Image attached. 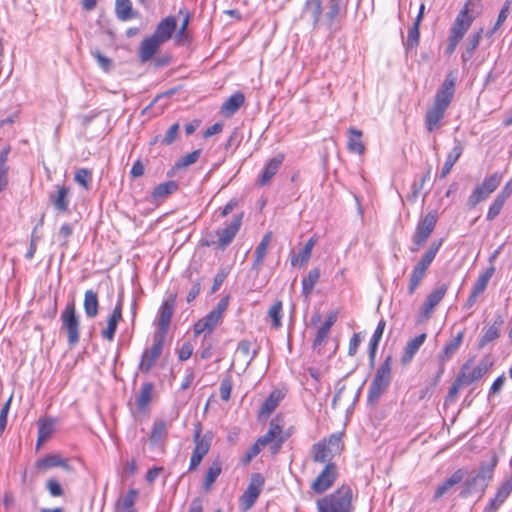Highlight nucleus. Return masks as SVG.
I'll return each mask as SVG.
<instances>
[{
	"instance_id": "39448f33",
	"label": "nucleus",
	"mask_w": 512,
	"mask_h": 512,
	"mask_svg": "<svg viewBox=\"0 0 512 512\" xmlns=\"http://www.w3.org/2000/svg\"><path fill=\"white\" fill-rule=\"evenodd\" d=\"M473 5L472 0H468L465 3L451 26L449 37L459 41L463 39L475 18V16L471 14L473 12Z\"/></svg>"
},
{
	"instance_id": "774afa93",
	"label": "nucleus",
	"mask_w": 512,
	"mask_h": 512,
	"mask_svg": "<svg viewBox=\"0 0 512 512\" xmlns=\"http://www.w3.org/2000/svg\"><path fill=\"white\" fill-rule=\"evenodd\" d=\"M74 179L79 185L83 186L85 189H88V182L91 179V172L84 168L79 169L76 171Z\"/></svg>"
},
{
	"instance_id": "052dcab7",
	"label": "nucleus",
	"mask_w": 512,
	"mask_h": 512,
	"mask_svg": "<svg viewBox=\"0 0 512 512\" xmlns=\"http://www.w3.org/2000/svg\"><path fill=\"white\" fill-rule=\"evenodd\" d=\"M233 387L232 379L230 376H225L220 383V397L223 401L230 399L231 390Z\"/></svg>"
},
{
	"instance_id": "c85d7f7f",
	"label": "nucleus",
	"mask_w": 512,
	"mask_h": 512,
	"mask_svg": "<svg viewBox=\"0 0 512 512\" xmlns=\"http://www.w3.org/2000/svg\"><path fill=\"white\" fill-rule=\"evenodd\" d=\"M483 33L484 29L480 28L478 31H476L475 33L471 34L468 37L467 42L465 44V50L461 55L462 63L464 65L473 57V54L477 47L479 46V43L482 39Z\"/></svg>"
},
{
	"instance_id": "f8f14e48",
	"label": "nucleus",
	"mask_w": 512,
	"mask_h": 512,
	"mask_svg": "<svg viewBox=\"0 0 512 512\" xmlns=\"http://www.w3.org/2000/svg\"><path fill=\"white\" fill-rule=\"evenodd\" d=\"M455 83L456 77L452 73H449L438 89L433 104L447 109L455 93Z\"/></svg>"
},
{
	"instance_id": "393cba45",
	"label": "nucleus",
	"mask_w": 512,
	"mask_h": 512,
	"mask_svg": "<svg viewBox=\"0 0 512 512\" xmlns=\"http://www.w3.org/2000/svg\"><path fill=\"white\" fill-rule=\"evenodd\" d=\"M465 476V472L462 469L455 471L442 485H439L433 496L434 500L440 499L442 496L447 494L455 485L460 483Z\"/></svg>"
},
{
	"instance_id": "7ed1b4c3",
	"label": "nucleus",
	"mask_w": 512,
	"mask_h": 512,
	"mask_svg": "<svg viewBox=\"0 0 512 512\" xmlns=\"http://www.w3.org/2000/svg\"><path fill=\"white\" fill-rule=\"evenodd\" d=\"M392 363V357L387 356L383 363L378 367L374 379L369 386L368 401L370 403L378 401L380 396L390 385Z\"/></svg>"
},
{
	"instance_id": "2f4dec72",
	"label": "nucleus",
	"mask_w": 512,
	"mask_h": 512,
	"mask_svg": "<svg viewBox=\"0 0 512 512\" xmlns=\"http://www.w3.org/2000/svg\"><path fill=\"white\" fill-rule=\"evenodd\" d=\"M244 101L245 97L243 93H234L223 103L221 113L225 116H232L243 105Z\"/></svg>"
},
{
	"instance_id": "69168bd1",
	"label": "nucleus",
	"mask_w": 512,
	"mask_h": 512,
	"mask_svg": "<svg viewBox=\"0 0 512 512\" xmlns=\"http://www.w3.org/2000/svg\"><path fill=\"white\" fill-rule=\"evenodd\" d=\"M329 333H330V329L321 325L316 333V336H315V339L313 342V347L315 349L322 347L323 344L325 343Z\"/></svg>"
},
{
	"instance_id": "2eb2a0df",
	"label": "nucleus",
	"mask_w": 512,
	"mask_h": 512,
	"mask_svg": "<svg viewBox=\"0 0 512 512\" xmlns=\"http://www.w3.org/2000/svg\"><path fill=\"white\" fill-rule=\"evenodd\" d=\"M174 303L175 298L171 296L161 305L159 311L158 331L155 333V335H161L162 338H165L173 315Z\"/></svg>"
},
{
	"instance_id": "9d476101",
	"label": "nucleus",
	"mask_w": 512,
	"mask_h": 512,
	"mask_svg": "<svg viewBox=\"0 0 512 512\" xmlns=\"http://www.w3.org/2000/svg\"><path fill=\"white\" fill-rule=\"evenodd\" d=\"M164 340L165 338H162L161 335H154L152 347L145 350L142 354L141 361L138 366V369L141 372L147 373L154 366L162 353Z\"/></svg>"
},
{
	"instance_id": "4468645a",
	"label": "nucleus",
	"mask_w": 512,
	"mask_h": 512,
	"mask_svg": "<svg viewBox=\"0 0 512 512\" xmlns=\"http://www.w3.org/2000/svg\"><path fill=\"white\" fill-rule=\"evenodd\" d=\"M263 486V476L259 473L253 474L247 489L241 497V501L246 506V508H250L255 503L263 489Z\"/></svg>"
},
{
	"instance_id": "6e6d98bb",
	"label": "nucleus",
	"mask_w": 512,
	"mask_h": 512,
	"mask_svg": "<svg viewBox=\"0 0 512 512\" xmlns=\"http://www.w3.org/2000/svg\"><path fill=\"white\" fill-rule=\"evenodd\" d=\"M138 493L136 490H130L127 494L117 503L118 509H124L126 511L135 510L133 508L137 499Z\"/></svg>"
},
{
	"instance_id": "ea45409f",
	"label": "nucleus",
	"mask_w": 512,
	"mask_h": 512,
	"mask_svg": "<svg viewBox=\"0 0 512 512\" xmlns=\"http://www.w3.org/2000/svg\"><path fill=\"white\" fill-rule=\"evenodd\" d=\"M271 239H272V233L271 232H268L266 233L261 242L258 244V246L256 247L255 251H254V257H255V260H254V263H253V268L254 269H257L259 270L260 269V266L266 256V253H267V249H268V246L271 242Z\"/></svg>"
},
{
	"instance_id": "c756f323",
	"label": "nucleus",
	"mask_w": 512,
	"mask_h": 512,
	"mask_svg": "<svg viewBox=\"0 0 512 512\" xmlns=\"http://www.w3.org/2000/svg\"><path fill=\"white\" fill-rule=\"evenodd\" d=\"M443 240H435L433 241L427 251L422 255L421 259L415 265L417 268L428 271L429 266L435 259L440 247L442 246Z\"/></svg>"
},
{
	"instance_id": "79ce46f5",
	"label": "nucleus",
	"mask_w": 512,
	"mask_h": 512,
	"mask_svg": "<svg viewBox=\"0 0 512 512\" xmlns=\"http://www.w3.org/2000/svg\"><path fill=\"white\" fill-rule=\"evenodd\" d=\"M282 398L283 393L280 390L272 391L269 397L262 404L260 414L269 416L277 408Z\"/></svg>"
},
{
	"instance_id": "cd10ccee",
	"label": "nucleus",
	"mask_w": 512,
	"mask_h": 512,
	"mask_svg": "<svg viewBox=\"0 0 512 512\" xmlns=\"http://www.w3.org/2000/svg\"><path fill=\"white\" fill-rule=\"evenodd\" d=\"M445 111V108L436 106L434 104L430 109H428L425 116V126L429 132H432L440 127V122L444 117Z\"/></svg>"
},
{
	"instance_id": "a18cd8bd",
	"label": "nucleus",
	"mask_w": 512,
	"mask_h": 512,
	"mask_svg": "<svg viewBox=\"0 0 512 512\" xmlns=\"http://www.w3.org/2000/svg\"><path fill=\"white\" fill-rule=\"evenodd\" d=\"M154 385L151 382H146L142 385L140 393L136 399V404L139 410H144L152 399Z\"/></svg>"
},
{
	"instance_id": "72a5a7b5",
	"label": "nucleus",
	"mask_w": 512,
	"mask_h": 512,
	"mask_svg": "<svg viewBox=\"0 0 512 512\" xmlns=\"http://www.w3.org/2000/svg\"><path fill=\"white\" fill-rule=\"evenodd\" d=\"M362 131L351 127L349 129V138L347 142V148L350 152L362 155L365 151V146L361 140Z\"/></svg>"
},
{
	"instance_id": "f704fd0d",
	"label": "nucleus",
	"mask_w": 512,
	"mask_h": 512,
	"mask_svg": "<svg viewBox=\"0 0 512 512\" xmlns=\"http://www.w3.org/2000/svg\"><path fill=\"white\" fill-rule=\"evenodd\" d=\"M54 420L53 419H39L37 422L38 425V439H37V449L47 441L54 432Z\"/></svg>"
},
{
	"instance_id": "a19ab883",
	"label": "nucleus",
	"mask_w": 512,
	"mask_h": 512,
	"mask_svg": "<svg viewBox=\"0 0 512 512\" xmlns=\"http://www.w3.org/2000/svg\"><path fill=\"white\" fill-rule=\"evenodd\" d=\"M386 326V322L384 319H381L372 335V338L370 340L369 344V360L370 363L373 364L375 360L376 351L379 345V342L382 338L384 329Z\"/></svg>"
},
{
	"instance_id": "0e129e2a",
	"label": "nucleus",
	"mask_w": 512,
	"mask_h": 512,
	"mask_svg": "<svg viewBox=\"0 0 512 512\" xmlns=\"http://www.w3.org/2000/svg\"><path fill=\"white\" fill-rule=\"evenodd\" d=\"M464 385H466L464 383V380H460V375L458 374L456 380L453 382V384L449 388V391H448V394L446 397V401L453 402L455 400V398L457 397L459 390Z\"/></svg>"
},
{
	"instance_id": "a211bd4d",
	"label": "nucleus",
	"mask_w": 512,
	"mask_h": 512,
	"mask_svg": "<svg viewBox=\"0 0 512 512\" xmlns=\"http://www.w3.org/2000/svg\"><path fill=\"white\" fill-rule=\"evenodd\" d=\"M70 189L66 186H57V190L49 195V201L58 213H64L69 207Z\"/></svg>"
},
{
	"instance_id": "4d7b16f0",
	"label": "nucleus",
	"mask_w": 512,
	"mask_h": 512,
	"mask_svg": "<svg viewBox=\"0 0 512 512\" xmlns=\"http://www.w3.org/2000/svg\"><path fill=\"white\" fill-rule=\"evenodd\" d=\"M306 9L313 16V24L316 26L320 21V16L322 12L321 0H306Z\"/></svg>"
},
{
	"instance_id": "4c0bfd02",
	"label": "nucleus",
	"mask_w": 512,
	"mask_h": 512,
	"mask_svg": "<svg viewBox=\"0 0 512 512\" xmlns=\"http://www.w3.org/2000/svg\"><path fill=\"white\" fill-rule=\"evenodd\" d=\"M84 311L88 318H95L98 315V296L93 290H87L84 294Z\"/></svg>"
},
{
	"instance_id": "423d86ee",
	"label": "nucleus",
	"mask_w": 512,
	"mask_h": 512,
	"mask_svg": "<svg viewBox=\"0 0 512 512\" xmlns=\"http://www.w3.org/2000/svg\"><path fill=\"white\" fill-rule=\"evenodd\" d=\"M502 174L495 172L485 178L483 182L477 186L468 198V205L474 208L480 202L486 200L500 185Z\"/></svg>"
},
{
	"instance_id": "dca6fc26",
	"label": "nucleus",
	"mask_w": 512,
	"mask_h": 512,
	"mask_svg": "<svg viewBox=\"0 0 512 512\" xmlns=\"http://www.w3.org/2000/svg\"><path fill=\"white\" fill-rule=\"evenodd\" d=\"M201 431V425L198 423L194 430L193 440L195 447L193 449V453L198 454L204 458L211 448L213 435L211 432H206L205 434L201 435Z\"/></svg>"
},
{
	"instance_id": "f3484780",
	"label": "nucleus",
	"mask_w": 512,
	"mask_h": 512,
	"mask_svg": "<svg viewBox=\"0 0 512 512\" xmlns=\"http://www.w3.org/2000/svg\"><path fill=\"white\" fill-rule=\"evenodd\" d=\"M122 319V298L120 297L115 308L107 321V327L101 331L104 339L112 341L115 337V332L119 321Z\"/></svg>"
},
{
	"instance_id": "de8ad7c7",
	"label": "nucleus",
	"mask_w": 512,
	"mask_h": 512,
	"mask_svg": "<svg viewBox=\"0 0 512 512\" xmlns=\"http://www.w3.org/2000/svg\"><path fill=\"white\" fill-rule=\"evenodd\" d=\"M511 493L504 486L498 489L495 497L486 506L484 512H496V510L505 502Z\"/></svg>"
},
{
	"instance_id": "8fccbe9b",
	"label": "nucleus",
	"mask_w": 512,
	"mask_h": 512,
	"mask_svg": "<svg viewBox=\"0 0 512 512\" xmlns=\"http://www.w3.org/2000/svg\"><path fill=\"white\" fill-rule=\"evenodd\" d=\"M178 188V185L175 181H167L165 183H161L156 186L153 190L152 196L155 199L164 198L167 195L173 193Z\"/></svg>"
},
{
	"instance_id": "680f3d73",
	"label": "nucleus",
	"mask_w": 512,
	"mask_h": 512,
	"mask_svg": "<svg viewBox=\"0 0 512 512\" xmlns=\"http://www.w3.org/2000/svg\"><path fill=\"white\" fill-rule=\"evenodd\" d=\"M510 10H507V6H503L502 9L499 12L498 18L496 20V23L494 26L489 30L486 34L488 38H491L494 33L497 32V30L501 27V25L505 22L509 15Z\"/></svg>"
},
{
	"instance_id": "49530a36",
	"label": "nucleus",
	"mask_w": 512,
	"mask_h": 512,
	"mask_svg": "<svg viewBox=\"0 0 512 512\" xmlns=\"http://www.w3.org/2000/svg\"><path fill=\"white\" fill-rule=\"evenodd\" d=\"M320 277V271L318 268H314L309 271L308 275L302 280V293L308 298L311 294L315 284L318 282Z\"/></svg>"
},
{
	"instance_id": "f257e3e1",
	"label": "nucleus",
	"mask_w": 512,
	"mask_h": 512,
	"mask_svg": "<svg viewBox=\"0 0 512 512\" xmlns=\"http://www.w3.org/2000/svg\"><path fill=\"white\" fill-rule=\"evenodd\" d=\"M353 491L343 484L335 492L317 500L318 512H352Z\"/></svg>"
},
{
	"instance_id": "13d9d810",
	"label": "nucleus",
	"mask_w": 512,
	"mask_h": 512,
	"mask_svg": "<svg viewBox=\"0 0 512 512\" xmlns=\"http://www.w3.org/2000/svg\"><path fill=\"white\" fill-rule=\"evenodd\" d=\"M500 332L496 325H491L479 341V348H483L487 343L499 338Z\"/></svg>"
},
{
	"instance_id": "09e8293b",
	"label": "nucleus",
	"mask_w": 512,
	"mask_h": 512,
	"mask_svg": "<svg viewBox=\"0 0 512 512\" xmlns=\"http://www.w3.org/2000/svg\"><path fill=\"white\" fill-rule=\"evenodd\" d=\"M493 273H494V267L488 268L485 273H483L482 275H480L478 277L471 292L478 296L480 294H482L484 292V290L486 289L488 282H489L490 278L492 277Z\"/></svg>"
},
{
	"instance_id": "aec40b11",
	"label": "nucleus",
	"mask_w": 512,
	"mask_h": 512,
	"mask_svg": "<svg viewBox=\"0 0 512 512\" xmlns=\"http://www.w3.org/2000/svg\"><path fill=\"white\" fill-rule=\"evenodd\" d=\"M177 21L173 16H168L163 19L156 27L153 36L161 43L169 40L175 31Z\"/></svg>"
},
{
	"instance_id": "0eeeda50",
	"label": "nucleus",
	"mask_w": 512,
	"mask_h": 512,
	"mask_svg": "<svg viewBox=\"0 0 512 512\" xmlns=\"http://www.w3.org/2000/svg\"><path fill=\"white\" fill-rule=\"evenodd\" d=\"M62 328L67 332L68 344L76 345L80 338V322L76 315L74 303H69L61 314Z\"/></svg>"
},
{
	"instance_id": "7c9ffc66",
	"label": "nucleus",
	"mask_w": 512,
	"mask_h": 512,
	"mask_svg": "<svg viewBox=\"0 0 512 512\" xmlns=\"http://www.w3.org/2000/svg\"><path fill=\"white\" fill-rule=\"evenodd\" d=\"M456 145L448 153L446 161L441 169L440 178H445L452 170L454 164L460 158L463 153V145L459 141H455Z\"/></svg>"
},
{
	"instance_id": "864d4df0",
	"label": "nucleus",
	"mask_w": 512,
	"mask_h": 512,
	"mask_svg": "<svg viewBox=\"0 0 512 512\" xmlns=\"http://www.w3.org/2000/svg\"><path fill=\"white\" fill-rule=\"evenodd\" d=\"M201 155V150H194L181 157L174 165L175 169H184L197 162Z\"/></svg>"
},
{
	"instance_id": "37998d69",
	"label": "nucleus",
	"mask_w": 512,
	"mask_h": 512,
	"mask_svg": "<svg viewBox=\"0 0 512 512\" xmlns=\"http://www.w3.org/2000/svg\"><path fill=\"white\" fill-rule=\"evenodd\" d=\"M115 11L117 18L121 21H127L136 17L130 0H116Z\"/></svg>"
},
{
	"instance_id": "e433bc0d",
	"label": "nucleus",
	"mask_w": 512,
	"mask_h": 512,
	"mask_svg": "<svg viewBox=\"0 0 512 512\" xmlns=\"http://www.w3.org/2000/svg\"><path fill=\"white\" fill-rule=\"evenodd\" d=\"M167 423L163 420H155L149 436L152 445L163 443L167 437Z\"/></svg>"
},
{
	"instance_id": "473e14b6",
	"label": "nucleus",
	"mask_w": 512,
	"mask_h": 512,
	"mask_svg": "<svg viewBox=\"0 0 512 512\" xmlns=\"http://www.w3.org/2000/svg\"><path fill=\"white\" fill-rule=\"evenodd\" d=\"M312 459L315 462L324 463L330 461L335 455L330 449V446L326 444V441H321L312 446Z\"/></svg>"
},
{
	"instance_id": "412c9836",
	"label": "nucleus",
	"mask_w": 512,
	"mask_h": 512,
	"mask_svg": "<svg viewBox=\"0 0 512 512\" xmlns=\"http://www.w3.org/2000/svg\"><path fill=\"white\" fill-rule=\"evenodd\" d=\"M257 355V350H251V343L248 340H241L236 349L235 357L243 366V370L251 364Z\"/></svg>"
},
{
	"instance_id": "b1692460",
	"label": "nucleus",
	"mask_w": 512,
	"mask_h": 512,
	"mask_svg": "<svg viewBox=\"0 0 512 512\" xmlns=\"http://www.w3.org/2000/svg\"><path fill=\"white\" fill-rule=\"evenodd\" d=\"M53 467H62L66 470L70 469V466L67 464V460L61 458L57 454H48L36 462V468L41 472Z\"/></svg>"
},
{
	"instance_id": "4be33fe9",
	"label": "nucleus",
	"mask_w": 512,
	"mask_h": 512,
	"mask_svg": "<svg viewBox=\"0 0 512 512\" xmlns=\"http://www.w3.org/2000/svg\"><path fill=\"white\" fill-rule=\"evenodd\" d=\"M220 322L221 319L209 312L205 317L195 323L194 334L196 336L201 334H204V336L210 335Z\"/></svg>"
},
{
	"instance_id": "bf43d9fd",
	"label": "nucleus",
	"mask_w": 512,
	"mask_h": 512,
	"mask_svg": "<svg viewBox=\"0 0 512 512\" xmlns=\"http://www.w3.org/2000/svg\"><path fill=\"white\" fill-rule=\"evenodd\" d=\"M281 310H282V302L277 301L273 304V306L269 309L268 315L273 321V326L278 328L281 325Z\"/></svg>"
},
{
	"instance_id": "338daca9",
	"label": "nucleus",
	"mask_w": 512,
	"mask_h": 512,
	"mask_svg": "<svg viewBox=\"0 0 512 512\" xmlns=\"http://www.w3.org/2000/svg\"><path fill=\"white\" fill-rule=\"evenodd\" d=\"M310 257H311V254L302 248L297 254H294L292 256L291 265L292 266H303L309 261Z\"/></svg>"
},
{
	"instance_id": "1a4fd4ad",
	"label": "nucleus",
	"mask_w": 512,
	"mask_h": 512,
	"mask_svg": "<svg viewBox=\"0 0 512 512\" xmlns=\"http://www.w3.org/2000/svg\"><path fill=\"white\" fill-rule=\"evenodd\" d=\"M242 224V214L234 215L230 224L216 231L217 240L207 242L206 245H215L217 248L224 250L235 238Z\"/></svg>"
},
{
	"instance_id": "9b49d317",
	"label": "nucleus",
	"mask_w": 512,
	"mask_h": 512,
	"mask_svg": "<svg viewBox=\"0 0 512 512\" xmlns=\"http://www.w3.org/2000/svg\"><path fill=\"white\" fill-rule=\"evenodd\" d=\"M337 474L336 465L330 462L327 463L322 472L312 482L311 489L317 494L324 493L332 487L337 478Z\"/></svg>"
},
{
	"instance_id": "5701e85b",
	"label": "nucleus",
	"mask_w": 512,
	"mask_h": 512,
	"mask_svg": "<svg viewBox=\"0 0 512 512\" xmlns=\"http://www.w3.org/2000/svg\"><path fill=\"white\" fill-rule=\"evenodd\" d=\"M268 432H272V435L277 438L276 443L272 446V453H277L289 436L283 434V421L280 416L270 421Z\"/></svg>"
},
{
	"instance_id": "5fc2aeb1",
	"label": "nucleus",
	"mask_w": 512,
	"mask_h": 512,
	"mask_svg": "<svg viewBox=\"0 0 512 512\" xmlns=\"http://www.w3.org/2000/svg\"><path fill=\"white\" fill-rule=\"evenodd\" d=\"M506 200L507 199H505L501 195L497 194V196L495 197L494 201L492 202V204L490 205V207L488 209V212L486 215V218L488 221H492L500 214Z\"/></svg>"
},
{
	"instance_id": "3c124183",
	"label": "nucleus",
	"mask_w": 512,
	"mask_h": 512,
	"mask_svg": "<svg viewBox=\"0 0 512 512\" xmlns=\"http://www.w3.org/2000/svg\"><path fill=\"white\" fill-rule=\"evenodd\" d=\"M427 271L417 268L414 266L412 273L410 275V281L408 286V293L412 295L422 280L425 278Z\"/></svg>"
},
{
	"instance_id": "ddd939ff",
	"label": "nucleus",
	"mask_w": 512,
	"mask_h": 512,
	"mask_svg": "<svg viewBox=\"0 0 512 512\" xmlns=\"http://www.w3.org/2000/svg\"><path fill=\"white\" fill-rule=\"evenodd\" d=\"M448 290V285L447 284H441L439 287H437L436 289H434L426 298V300L424 301L422 307H421V311H420V316L421 318L423 319H428L430 318L431 314L433 313L435 307L442 301V299L444 298L446 292Z\"/></svg>"
},
{
	"instance_id": "a878e982",
	"label": "nucleus",
	"mask_w": 512,
	"mask_h": 512,
	"mask_svg": "<svg viewBox=\"0 0 512 512\" xmlns=\"http://www.w3.org/2000/svg\"><path fill=\"white\" fill-rule=\"evenodd\" d=\"M427 335L422 333L415 338L409 340L405 346L403 356L401 358L402 364H409L414 358L415 354L426 340Z\"/></svg>"
},
{
	"instance_id": "58836bf2",
	"label": "nucleus",
	"mask_w": 512,
	"mask_h": 512,
	"mask_svg": "<svg viewBox=\"0 0 512 512\" xmlns=\"http://www.w3.org/2000/svg\"><path fill=\"white\" fill-rule=\"evenodd\" d=\"M283 161L282 156L272 158L265 166L261 178L259 180L260 185L268 183L278 172Z\"/></svg>"
},
{
	"instance_id": "20e7f679",
	"label": "nucleus",
	"mask_w": 512,
	"mask_h": 512,
	"mask_svg": "<svg viewBox=\"0 0 512 512\" xmlns=\"http://www.w3.org/2000/svg\"><path fill=\"white\" fill-rule=\"evenodd\" d=\"M438 220L437 211L427 213L417 224L415 232L412 236L413 245L410 247L411 252H417L429 239L435 229Z\"/></svg>"
},
{
	"instance_id": "603ef678",
	"label": "nucleus",
	"mask_w": 512,
	"mask_h": 512,
	"mask_svg": "<svg viewBox=\"0 0 512 512\" xmlns=\"http://www.w3.org/2000/svg\"><path fill=\"white\" fill-rule=\"evenodd\" d=\"M419 27H420V25L418 23H413L412 27L409 29L407 40L404 43L407 51L412 50L419 45V39H420Z\"/></svg>"
},
{
	"instance_id": "c03bdc74",
	"label": "nucleus",
	"mask_w": 512,
	"mask_h": 512,
	"mask_svg": "<svg viewBox=\"0 0 512 512\" xmlns=\"http://www.w3.org/2000/svg\"><path fill=\"white\" fill-rule=\"evenodd\" d=\"M341 0H330L324 23L328 30L334 29L335 20L340 13Z\"/></svg>"
},
{
	"instance_id": "e2e57ef3",
	"label": "nucleus",
	"mask_w": 512,
	"mask_h": 512,
	"mask_svg": "<svg viewBox=\"0 0 512 512\" xmlns=\"http://www.w3.org/2000/svg\"><path fill=\"white\" fill-rule=\"evenodd\" d=\"M264 448L262 444H259V441L257 440L245 453L244 457L242 458V463L244 465L249 464L253 458H255L261 450Z\"/></svg>"
},
{
	"instance_id": "6ab92c4d",
	"label": "nucleus",
	"mask_w": 512,
	"mask_h": 512,
	"mask_svg": "<svg viewBox=\"0 0 512 512\" xmlns=\"http://www.w3.org/2000/svg\"><path fill=\"white\" fill-rule=\"evenodd\" d=\"M463 338H464V333L459 332L452 340H450L444 346L441 354L439 355V362L441 364V367L438 372V377H440L444 372L443 364L446 361H448L455 354V352L459 349V347L463 341Z\"/></svg>"
},
{
	"instance_id": "f03ea898",
	"label": "nucleus",
	"mask_w": 512,
	"mask_h": 512,
	"mask_svg": "<svg viewBox=\"0 0 512 512\" xmlns=\"http://www.w3.org/2000/svg\"><path fill=\"white\" fill-rule=\"evenodd\" d=\"M497 463L498 458L495 454L491 456L489 461L483 462L475 475L465 481L464 487L460 492V496L466 498L476 493L481 496L493 477V472Z\"/></svg>"
},
{
	"instance_id": "bb28decb",
	"label": "nucleus",
	"mask_w": 512,
	"mask_h": 512,
	"mask_svg": "<svg viewBox=\"0 0 512 512\" xmlns=\"http://www.w3.org/2000/svg\"><path fill=\"white\" fill-rule=\"evenodd\" d=\"M162 43L153 35L144 39L140 45L139 58L141 62L150 60L153 55L158 51Z\"/></svg>"
},
{
	"instance_id": "6e6552de",
	"label": "nucleus",
	"mask_w": 512,
	"mask_h": 512,
	"mask_svg": "<svg viewBox=\"0 0 512 512\" xmlns=\"http://www.w3.org/2000/svg\"><path fill=\"white\" fill-rule=\"evenodd\" d=\"M472 360H468L460 370V380H464L465 384H472L473 382L482 378L492 367L493 360L490 356L483 357L477 366L471 368Z\"/></svg>"
},
{
	"instance_id": "c9c22d12",
	"label": "nucleus",
	"mask_w": 512,
	"mask_h": 512,
	"mask_svg": "<svg viewBox=\"0 0 512 512\" xmlns=\"http://www.w3.org/2000/svg\"><path fill=\"white\" fill-rule=\"evenodd\" d=\"M222 471V463L219 458L215 459L209 468L207 469L204 481H203V489L205 491H210L214 482L219 477Z\"/></svg>"
}]
</instances>
